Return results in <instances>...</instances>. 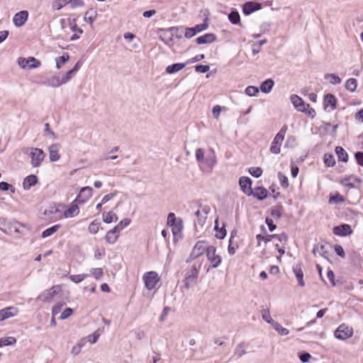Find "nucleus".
I'll return each mask as SVG.
<instances>
[{"instance_id": "obj_58", "label": "nucleus", "mask_w": 363, "mask_h": 363, "mask_svg": "<svg viewBox=\"0 0 363 363\" xmlns=\"http://www.w3.org/2000/svg\"><path fill=\"white\" fill-rule=\"evenodd\" d=\"M73 74L74 73L71 70H69L62 74L61 79L63 84L68 82L72 78Z\"/></svg>"}, {"instance_id": "obj_18", "label": "nucleus", "mask_w": 363, "mask_h": 363, "mask_svg": "<svg viewBox=\"0 0 363 363\" xmlns=\"http://www.w3.org/2000/svg\"><path fill=\"white\" fill-rule=\"evenodd\" d=\"M208 210L206 208H199L196 212L195 216L197 218V223L199 225L203 227L204 224L206 223V218H207V214H208Z\"/></svg>"}, {"instance_id": "obj_44", "label": "nucleus", "mask_w": 363, "mask_h": 363, "mask_svg": "<svg viewBox=\"0 0 363 363\" xmlns=\"http://www.w3.org/2000/svg\"><path fill=\"white\" fill-rule=\"evenodd\" d=\"M195 155H196V160L199 163L200 167H201L202 163L204 162V160H205L203 150L202 148H198L196 150Z\"/></svg>"}, {"instance_id": "obj_8", "label": "nucleus", "mask_w": 363, "mask_h": 363, "mask_svg": "<svg viewBox=\"0 0 363 363\" xmlns=\"http://www.w3.org/2000/svg\"><path fill=\"white\" fill-rule=\"evenodd\" d=\"M167 225L172 227L174 234L180 232L182 230V220L177 218L174 213H169L167 216Z\"/></svg>"}, {"instance_id": "obj_53", "label": "nucleus", "mask_w": 363, "mask_h": 363, "mask_svg": "<svg viewBox=\"0 0 363 363\" xmlns=\"http://www.w3.org/2000/svg\"><path fill=\"white\" fill-rule=\"evenodd\" d=\"M100 335L101 333H99V330H97L93 334L88 335L87 340L91 344H94L97 342Z\"/></svg>"}, {"instance_id": "obj_6", "label": "nucleus", "mask_w": 363, "mask_h": 363, "mask_svg": "<svg viewBox=\"0 0 363 363\" xmlns=\"http://www.w3.org/2000/svg\"><path fill=\"white\" fill-rule=\"evenodd\" d=\"M143 279L145 282V286L148 290L153 289L160 281L157 273L153 271L145 273Z\"/></svg>"}, {"instance_id": "obj_48", "label": "nucleus", "mask_w": 363, "mask_h": 363, "mask_svg": "<svg viewBox=\"0 0 363 363\" xmlns=\"http://www.w3.org/2000/svg\"><path fill=\"white\" fill-rule=\"evenodd\" d=\"M99 223L97 222L96 220L92 221L88 227L89 232L92 234L97 233L99 230Z\"/></svg>"}, {"instance_id": "obj_34", "label": "nucleus", "mask_w": 363, "mask_h": 363, "mask_svg": "<svg viewBox=\"0 0 363 363\" xmlns=\"http://www.w3.org/2000/svg\"><path fill=\"white\" fill-rule=\"evenodd\" d=\"M60 228V225H53V226H52V227L45 230L42 233V235H41L42 238H45L51 236L55 233H56L59 230Z\"/></svg>"}, {"instance_id": "obj_55", "label": "nucleus", "mask_w": 363, "mask_h": 363, "mask_svg": "<svg viewBox=\"0 0 363 363\" xmlns=\"http://www.w3.org/2000/svg\"><path fill=\"white\" fill-rule=\"evenodd\" d=\"M215 229L217 230V233L216 235L217 238L223 239L225 238V236L226 235V230L223 227L221 228L220 229H218L217 221H216Z\"/></svg>"}, {"instance_id": "obj_10", "label": "nucleus", "mask_w": 363, "mask_h": 363, "mask_svg": "<svg viewBox=\"0 0 363 363\" xmlns=\"http://www.w3.org/2000/svg\"><path fill=\"white\" fill-rule=\"evenodd\" d=\"M216 248L214 246L211 245L209 246V248L208 249V252L206 253L207 259L212 264V267L214 268L218 267L221 263V258L218 255H216Z\"/></svg>"}, {"instance_id": "obj_32", "label": "nucleus", "mask_w": 363, "mask_h": 363, "mask_svg": "<svg viewBox=\"0 0 363 363\" xmlns=\"http://www.w3.org/2000/svg\"><path fill=\"white\" fill-rule=\"evenodd\" d=\"M186 63H175L167 66L166 68V72L168 74H174L184 69Z\"/></svg>"}, {"instance_id": "obj_5", "label": "nucleus", "mask_w": 363, "mask_h": 363, "mask_svg": "<svg viewBox=\"0 0 363 363\" xmlns=\"http://www.w3.org/2000/svg\"><path fill=\"white\" fill-rule=\"evenodd\" d=\"M18 65L23 69H33L38 68L41 62L33 57L28 58L19 57L17 60Z\"/></svg>"}, {"instance_id": "obj_23", "label": "nucleus", "mask_w": 363, "mask_h": 363, "mask_svg": "<svg viewBox=\"0 0 363 363\" xmlns=\"http://www.w3.org/2000/svg\"><path fill=\"white\" fill-rule=\"evenodd\" d=\"M216 40V36L213 33H206L196 39V42L199 45L211 43Z\"/></svg>"}, {"instance_id": "obj_17", "label": "nucleus", "mask_w": 363, "mask_h": 363, "mask_svg": "<svg viewBox=\"0 0 363 363\" xmlns=\"http://www.w3.org/2000/svg\"><path fill=\"white\" fill-rule=\"evenodd\" d=\"M337 99L331 94H328L324 97V108L328 111H333L336 108Z\"/></svg>"}, {"instance_id": "obj_56", "label": "nucleus", "mask_w": 363, "mask_h": 363, "mask_svg": "<svg viewBox=\"0 0 363 363\" xmlns=\"http://www.w3.org/2000/svg\"><path fill=\"white\" fill-rule=\"evenodd\" d=\"M249 172L252 176L258 178L262 174V169L260 167H250Z\"/></svg>"}, {"instance_id": "obj_49", "label": "nucleus", "mask_w": 363, "mask_h": 363, "mask_svg": "<svg viewBox=\"0 0 363 363\" xmlns=\"http://www.w3.org/2000/svg\"><path fill=\"white\" fill-rule=\"evenodd\" d=\"M228 18H229V21L233 24L238 23L240 20V15H239L238 12H237V11L230 12V14L228 15Z\"/></svg>"}, {"instance_id": "obj_57", "label": "nucleus", "mask_w": 363, "mask_h": 363, "mask_svg": "<svg viewBox=\"0 0 363 363\" xmlns=\"http://www.w3.org/2000/svg\"><path fill=\"white\" fill-rule=\"evenodd\" d=\"M89 11L85 13L84 21L89 22L90 24H92L96 18L97 13L96 11H94L93 14L89 16Z\"/></svg>"}, {"instance_id": "obj_64", "label": "nucleus", "mask_w": 363, "mask_h": 363, "mask_svg": "<svg viewBox=\"0 0 363 363\" xmlns=\"http://www.w3.org/2000/svg\"><path fill=\"white\" fill-rule=\"evenodd\" d=\"M355 158L357 163L363 167V152H357L355 153Z\"/></svg>"}, {"instance_id": "obj_47", "label": "nucleus", "mask_w": 363, "mask_h": 363, "mask_svg": "<svg viewBox=\"0 0 363 363\" xmlns=\"http://www.w3.org/2000/svg\"><path fill=\"white\" fill-rule=\"evenodd\" d=\"M275 237V235H267L266 236L257 235L256 239L257 240V245L259 246L262 240L264 241L265 242H269Z\"/></svg>"}, {"instance_id": "obj_7", "label": "nucleus", "mask_w": 363, "mask_h": 363, "mask_svg": "<svg viewBox=\"0 0 363 363\" xmlns=\"http://www.w3.org/2000/svg\"><path fill=\"white\" fill-rule=\"evenodd\" d=\"M353 335V330L344 324L340 325L335 331V336L337 339L345 340Z\"/></svg>"}, {"instance_id": "obj_16", "label": "nucleus", "mask_w": 363, "mask_h": 363, "mask_svg": "<svg viewBox=\"0 0 363 363\" xmlns=\"http://www.w3.org/2000/svg\"><path fill=\"white\" fill-rule=\"evenodd\" d=\"M333 233L339 236H347L352 233V230L350 225L342 224L333 228Z\"/></svg>"}, {"instance_id": "obj_50", "label": "nucleus", "mask_w": 363, "mask_h": 363, "mask_svg": "<svg viewBox=\"0 0 363 363\" xmlns=\"http://www.w3.org/2000/svg\"><path fill=\"white\" fill-rule=\"evenodd\" d=\"M324 163L328 167H333L335 164L334 157L331 154H325L324 155Z\"/></svg>"}, {"instance_id": "obj_3", "label": "nucleus", "mask_w": 363, "mask_h": 363, "mask_svg": "<svg viewBox=\"0 0 363 363\" xmlns=\"http://www.w3.org/2000/svg\"><path fill=\"white\" fill-rule=\"evenodd\" d=\"M288 130V127L286 125L282 126L278 133L275 135L272 145L270 147V152L272 154L277 155L280 153L281 143L284 139L285 134Z\"/></svg>"}, {"instance_id": "obj_15", "label": "nucleus", "mask_w": 363, "mask_h": 363, "mask_svg": "<svg viewBox=\"0 0 363 363\" xmlns=\"http://www.w3.org/2000/svg\"><path fill=\"white\" fill-rule=\"evenodd\" d=\"M18 313L17 308L10 306L0 310V321L16 316Z\"/></svg>"}, {"instance_id": "obj_51", "label": "nucleus", "mask_w": 363, "mask_h": 363, "mask_svg": "<svg viewBox=\"0 0 363 363\" xmlns=\"http://www.w3.org/2000/svg\"><path fill=\"white\" fill-rule=\"evenodd\" d=\"M245 94L250 96H255L259 92L257 87L254 86H249L245 89Z\"/></svg>"}, {"instance_id": "obj_59", "label": "nucleus", "mask_w": 363, "mask_h": 363, "mask_svg": "<svg viewBox=\"0 0 363 363\" xmlns=\"http://www.w3.org/2000/svg\"><path fill=\"white\" fill-rule=\"evenodd\" d=\"M278 177L279 179V181H280V184L281 185L284 187V188H286L288 187L289 186V182H288V179L286 177H285L283 174H281V172H279L278 174Z\"/></svg>"}, {"instance_id": "obj_35", "label": "nucleus", "mask_w": 363, "mask_h": 363, "mask_svg": "<svg viewBox=\"0 0 363 363\" xmlns=\"http://www.w3.org/2000/svg\"><path fill=\"white\" fill-rule=\"evenodd\" d=\"M16 342L14 337H6L0 339V347L13 345Z\"/></svg>"}, {"instance_id": "obj_41", "label": "nucleus", "mask_w": 363, "mask_h": 363, "mask_svg": "<svg viewBox=\"0 0 363 363\" xmlns=\"http://www.w3.org/2000/svg\"><path fill=\"white\" fill-rule=\"evenodd\" d=\"M89 277L87 274H81L77 275H69V279L74 283L78 284Z\"/></svg>"}, {"instance_id": "obj_14", "label": "nucleus", "mask_w": 363, "mask_h": 363, "mask_svg": "<svg viewBox=\"0 0 363 363\" xmlns=\"http://www.w3.org/2000/svg\"><path fill=\"white\" fill-rule=\"evenodd\" d=\"M239 184L240 186L241 190L247 194V196H250L252 194V189L251 188L252 181L249 177H241L239 179Z\"/></svg>"}, {"instance_id": "obj_63", "label": "nucleus", "mask_w": 363, "mask_h": 363, "mask_svg": "<svg viewBox=\"0 0 363 363\" xmlns=\"http://www.w3.org/2000/svg\"><path fill=\"white\" fill-rule=\"evenodd\" d=\"M318 255L323 257L324 258L328 259V251L324 245H318Z\"/></svg>"}, {"instance_id": "obj_42", "label": "nucleus", "mask_w": 363, "mask_h": 363, "mask_svg": "<svg viewBox=\"0 0 363 363\" xmlns=\"http://www.w3.org/2000/svg\"><path fill=\"white\" fill-rule=\"evenodd\" d=\"M262 317L264 320H265L267 323H270L272 325H273L276 322L272 318L269 309H262Z\"/></svg>"}, {"instance_id": "obj_54", "label": "nucleus", "mask_w": 363, "mask_h": 363, "mask_svg": "<svg viewBox=\"0 0 363 363\" xmlns=\"http://www.w3.org/2000/svg\"><path fill=\"white\" fill-rule=\"evenodd\" d=\"M0 190H1V191L10 190L11 193H14L16 191V189L14 186L8 184L7 182H0Z\"/></svg>"}, {"instance_id": "obj_39", "label": "nucleus", "mask_w": 363, "mask_h": 363, "mask_svg": "<svg viewBox=\"0 0 363 363\" xmlns=\"http://www.w3.org/2000/svg\"><path fill=\"white\" fill-rule=\"evenodd\" d=\"M325 79L329 80L332 84H340L342 82L341 79L335 74H326Z\"/></svg>"}, {"instance_id": "obj_24", "label": "nucleus", "mask_w": 363, "mask_h": 363, "mask_svg": "<svg viewBox=\"0 0 363 363\" xmlns=\"http://www.w3.org/2000/svg\"><path fill=\"white\" fill-rule=\"evenodd\" d=\"M49 157L52 162H56L60 160L59 145L53 144L49 147Z\"/></svg>"}, {"instance_id": "obj_31", "label": "nucleus", "mask_w": 363, "mask_h": 363, "mask_svg": "<svg viewBox=\"0 0 363 363\" xmlns=\"http://www.w3.org/2000/svg\"><path fill=\"white\" fill-rule=\"evenodd\" d=\"M102 219L103 221L106 223H111L113 222L117 221L118 216L115 213L112 211L104 212L102 214Z\"/></svg>"}, {"instance_id": "obj_29", "label": "nucleus", "mask_w": 363, "mask_h": 363, "mask_svg": "<svg viewBox=\"0 0 363 363\" xmlns=\"http://www.w3.org/2000/svg\"><path fill=\"white\" fill-rule=\"evenodd\" d=\"M43 84L47 86H52V87H58L60 85L63 84L60 76H53V77H50V79H48Z\"/></svg>"}, {"instance_id": "obj_61", "label": "nucleus", "mask_w": 363, "mask_h": 363, "mask_svg": "<svg viewBox=\"0 0 363 363\" xmlns=\"http://www.w3.org/2000/svg\"><path fill=\"white\" fill-rule=\"evenodd\" d=\"M208 27V24L206 22H204L203 23L196 25V26L193 27V28L195 30L196 33H198L206 30Z\"/></svg>"}, {"instance_id": "obj_13", "label": "nucleus", "mask_w": 363, "mask_h": 363, "mask_svg": "<svg viewBox=\"0 0 363 363\" xmlns=\"http://www.w3.org/2000/svg\"><path fill=\"white\" fill-rule=\"evenodd\" d=\"M291 101L294 107L298 111H306L307 108H310V105L306 104L304 101L298 96L294 94L291 96Z\"/></svg>"}, {"instance_id": "obj_11", "label": "nucleus", "mask_w": 363, "mask_h": 363, "mask_svg": "<svg viewBox=\"0 0 363 363\" xmlns=\"http://www.w3.org/2000/svg\"><path fill=\"white\" fill-rule=\"evenodd\" d=\"M92 195V188L85 186L81 189L77 197L74 199L77 203H86Z\"/></svg>"}, {"instance_id": "obj_30", "label": "nucleus", "mask_w": 363, "mask_h": 363, "mask_svg": "<svg viewBox=\"0 0 363 363\" xmlns=\"http://www.w3.org/2000/svg\"><path fill=\"white\" fill-rule=\"evenodd\" d=\"M274 84V81L272 79H267L262 83L260 90L264 94H268L272 91Z\"/></svg>"}, {"instance_id": "obj_33", "label": "nucleus", "mask_w": 363, "mask_h": 363, "mask_svg": "<svg viewBox=\"0 0 363 363\" xmlns=\"http://www.w3.org/2000/svg\"><path fill=\"white\" fill-rule=\"evenodd\" d=\"M335 153L337 155L339 160L347 162L348 160V155L342 147H337L335 148Z\"/></svg>"}, {"instance_id": "obj_25", "label": "nucleus", "mask_w": 363, "mask_h": 363, "mask_svg": "<svg viewBox=\"0 0 363 363\" xmlns=\"http://www.w3.org/2000/svg\"><path fill=\"white\" fill-rule=\"evenodd\" d=\"M38 182V178L34 174H30L26 177L23 182V187L26 190H28L31 186L36 184Z\"/></svg>"}, {"instance_id": "obj_38", "label": "nucleus", "mask_w": 363, "mask_h": 363, "mask_svg": "<svg viewBox=\"0 0 363 363\" xmlns=\"http://www.w3.org/2000/svg\"><path fill=\"white\" fill-rule=\"evenodd\" d=\"M357 86V82L354 78H350L349 79L346 84H345V88L349 91H354Z\"/></svg>"}, {"instance_id": "obj_27", "label": "nucleus", "mask_w": 363, "mask_h": 363, "mask_svg": "<svg viewBox=\"0 0 363 363\" xmlns=\"http://www.w3.org/2000/svg\"><path fill=\"white\" fill-rule=\"evenodd\" d=\"M119 236V233L113 228L108 230L105 236L106 242L108 244H114Z\"/></svg>"}, {"instance_id": "obj_37", "label": "nucleus", "mask_w": 363, "mask_h": 363, "mask_svg": "<svg viewBox=\"0 0 363 363\" xmlns=\"http://www.w3.org/2000/svg\"><path fill=\"white\" fill-rule=\"evenodd\" d=\"M69 56L67 53H65L62 56L57 57L55 59L56 67L57 69H60L62 67V65H63L66 62H67L69 60Z\"/></svg>"}, {"instance_id": "obj_62", "label": "nucleus", "mask_w": 363, "mask_h": 363, "mask_svg": "<svg viewBox=\"0 0 363 363\" xmlns=\"http://www.w3.org/2000/svg\"><path fill=\"white\" fill-rule=\"evenodd\" d=\"M73 313V311L72 308H65L62 313H61V315H60V319L62 320H65L67 318H69V316H71V315Z\"/></svg>"}, {"instance_id": "obj_28", "label": "nucleus", "mask_w": 363, "mask_h": 363, "mask_svg": "<svg viewBox=\"0 0 363 363\" xmlns=\"http://www.w3.org/2000/svg\"><path fill=\"white\" fill-rule=\"evenodd\" d=\"M248 347L247 344L241 342L238 345L234 351V356L237 358H240L247 353V348Z\"/></svg>"}, {"instance_id": "obj_52", "label": "nucleus", "mask_w": 363, "mask_h": 363, "mask_svg": "<svg viewBox=\"0 0 363 363\" xmlns=\"http://www.w3.org/2000/svg\"><path fill=\"white\" fill-rule=\"evenodd\" d=\"M91 274L96 279H100L103 275L104 272L101 268H93L91 269Z\"/></svg>"}, {"instance_id": "obj_60", "label": "nucleus", "mask_w": 363, "mask_h": 363, "mask_svg": "<svg viewBox=\"0 0 363 363\" xmlns=\"http://www.w3.org/2000/svg\"><path fill=\"white\" fill-rule=\"evenodd\" d=\"M343 201H344V198L339 194H337L336 195L330 196V199H329L330 203L334 202L335 203H341Z\"/></svg>"}, {"instance_id": "obj_26", "label": "nucleus", "mask_w": 363, "mask_h": 363, "mask_svg": "<svg viewBox=\"0 0 363 363\" xmlns=\"http://www.w3.org/2000/svg\"><path fill=\"white\" fill-rule=\"evenodd\" d=\"M258 200H263L267 198L268 192L267 190L263 186H258L252 191V194Z\"/></svg>"}, {"instance_id": "obj_9", "label": "nucleus", "mask_w": 363, "mask_h": 363, "mask_svg": "<svg viewBox=\"0 0 363 363\" xmlns=\"http://www.w3.org/2000/svg\"><path fill=\"white\" fill-rule=\"evenodd\" d=\"M61 291L60 286L56 285L51 287L50 289L45 290L42 292L38 297V299L47 302L51 300V298L58 294Z\"/></svg>"}, {"instance_id": "obj_19", "label": "nucleus", "mask_w": 363, "mask_h": 363, "mask_svg": "<svg viewBox=\"0 0 363 363\" xmlns=\"http://www.w3.org/2000/svg\"><path fill=\"white\" fill-rule=\"evenodd\" d=\"M217 163L216 156L213 149L210 150V153L205 157L202 166L205 165L207 168L212 169Z\"/></svg>"}, {"instance_id": "obj_21", "label": "nucleus", "mask_w": 363, "mask_h": 363, "mask_svg": "<svg viewBox=\"0 0 363 363\" xmlns=\"http://www.w3.org/2000/svg\"><path fill=\"white\" fill-rule=\"evenodd\" d=\"M78 204L79 203H77L75 200H74L70 207L64 212L63 216L65 218H72L75 216H77L79 213Z\"/></svg>"}, {"instance_id": "obj_12", "label": "nucleus", "mask_w": 363, "mask_h": 363, "mask_svg": "<svg viewBox=\"0 0 363 363\" xmlns=\"http://www.w3.org/2000/svg\"><path fill=\"white\" fill-rule=\"evenodd\" d=\"M28 18V12L27 11H21L16 13L13 17V23L16 27L23 26Z\"/></svg>"}, {"instance_id": "obj_46", "label": "nucleus", "mask_w": 363, "mask_h": 363, "mask_svg": "<svg viewBox=\"0 0 363 363\" xmlns=\"http://www.w3.org/2000/svg\"><path fill=\"white\" fill-rule=\"evenodd\" d=\"M69 24L70 26V30L73 32H77L79 34H82L83 33V30L82 28H79L77 27V25L76 23V19H70L68 18Z\"/></svg>"}, {"instance_id": "obj_2", "label": "nucleus", "mask_w": 363, "mask_h": 363, "mask_svg": "<svg viewBox=\"0 0 363 363\" xmlns=\"http://www.w3.org/2000/svg\"><path fill=\"white\" fill-rule=\"evenodd\" d=\"M23 152L30 156V164L33 167H40L45 157L43 150L37 147H27L23 150Z\"/></svg>"}, {"instance_id": "obj_36", "label": "nucleus", "mask_w": 363, "mask_h": 363, "mask_svg": "<svg viewBox=\"0 0 363 363\" xmlns=\"http://www.w3.org/2000/svg\"><path fill=\"white\" fill-rule=\"evenodd\" d=\"M130 223V220L129 218H124L118 224H117L113 229L116 231V233L120 234V232L128 226Z\"/></svg>"}, {"instance_id": "obj_20", "label": "nucleus", "mask_w": 363, "mask_h": 363, "mask_svg": "<svg viewBox=\"0 0 363 363\" xmlns=\"http://www.w3.org/2000/svg\"><path fill=\"white\" fill-rule=\"evenodd\" d=\"M261 9V4L257 2L249 1L243 6V13L246 15H249L254 11H256Z\"/></svg>"}, {"instance_id": "obj_40", "label": "nucleus", "mask_w": 363, "mask_h": 363, "mask_svg": "<svg viewBox=\"0 0 363 363\" xmlns=\"http://www.w3.org/2000/svg\"><path fill=\"white\" fill-rule=\"evenodd\" d=\"M274 329L279 333L281 335H287L289 333V330L285 328H283L280 323L275 322L272 325Z\"/></svg>"}, {"instance_id": "obj_43", "label": "nucleus", "mask_w": 363, "mask_h": 363, "mask_svg": "<svg viewBox=\"0 0 363 363\" xmlns=\"http://www.w3.org/2000/svg\"><path fill=\"white\" fill-rule=\"evenodd\" d=\"M69 0H55L52 4V8L53 10H60L67 4Z\"/></svg>"}, {"instance_id": "obj_1", "label": "nucleus", "mask_w": 363, "mask_h": 363, "mask_svg": "<svg viewBox=\"0 0 363 363\" xmlns=\"http://www.w3.org/2000/svg\"><path fill=\"white\" fill-rule=\"evenodd\" d=\"M201 267V262H194L189 268L185 270L184 279L182 282L186 289H189L197 283Z\"/></svg>"}, {"instance_id": "obj_22", "label": "nucleus", "mask_w": 363, "mask_h": 363, "mask_svg": "<svg viewBox=\"0 0 363 363\" xmlns=\"http://www.w3.org/2000/svg\"><path fill=\"white\" fill-rule=\"evenodd\" d=\"M293 272L298 280V285L301 287L305 286V282L303 281V272L302 270V267L301 264H297L296 266L293 267Z\"/></svg>"}, {"instance_id": "obj_4", "label": "nucleus", "mask_w": 363, "mask_h": 363, "mask_svg": "<svg viewBox=\"0 0 363 363\" xmlns=\"http://www.w3.org/2000/svg\"><path fill=\"white\" fill-rule=\"evenodd\" d=\"M209 248V246L207 245L206 242L204 241H199L196 243L194 247H193V250L186 259V262H189L193 259H195L200 256H201L204 252H208V249Z\"/></svg>"}, {"instance_id": "obj_45", "label": "nucleus", "mask_w": 363, "mask_h": 363, "mask_svg": "<svg viewBox=\"0 0 363 363\" xmlns=\"http://www.w3.org/2000/svg\"><path fill=\"white\" fill-rule=\"evenodd\" d=\"M282 210H283V208L281 206H278L273 208L271 210L272 216H273L276 219H279L282 215Z\"/></svg>"}]
</instances>
